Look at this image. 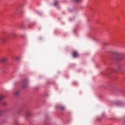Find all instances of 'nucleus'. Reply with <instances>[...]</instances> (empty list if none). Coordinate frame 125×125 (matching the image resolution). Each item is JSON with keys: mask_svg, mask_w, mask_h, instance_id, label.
Returning <instances> with one entry per match:
<instances>
[{"mask_svg": "<svg viewBox=\"0 0 125 125\" xmlns=\"http://www.w3.org/2000/svg\"><path fill=\"white\" fill-rule=\"evenodd\" d=\"M0 41L1 42H3V43H5V42H7V37L6 36L2 37L0 38Z\"/></svg>", "mask_w": 125, "mask_h": 125, "instance_id": "obj_1", "label": "nucleus"}, {"mask_svg": "<svg viewBox=\"0 0 125 125\" xmlns=\"http://www.w3.org/2000/svg\"><path fill=\"white\" fill-rule=\"evenodd\" d=\"M7 60H8V58H7V57H3L0 59V61L1 62H7Z\"/></svg>", "mask_w": 125, "mask_h": 125, "instance_id": "obj_2", "label": "nucleus"}, {"mask_svg": "<svg viewBox=\"0 0 125 125\" xmlns=\"http://www.w3.org/2000/svg\"><path fill=\"white\" fill-rule=\"evenodd\" d=\"M73 57H74L75 58L77 57H79V54L77 52H73Z\"/></svg>", "mask_w": 125, "mask_h": 125, "instance_id": "obj_3", "label": "nucleus"}, {"mask_svg": "<svg viewBox=\"0 0 125 125\" xmlns=\"http://www.w3.org/2000/svg\"><path fill=\"white\" fill-rule=\"evenodd\" d=\"M2 106H7V105H8V103L7 102H3L2 103Z\"/></svg>", "mask_w": 125, "mask_h": 125, "instance_id": "obj_4", "label": "nucleus"}, {"mask_svg": "<svg viewBox=\"0 0 125 125\" xmlns=\"http://www.w3.org/2000/svg\"><path fill=\"white\" fill-rule=\"evenodd\" d=\"M5 97H6L5 95H0V101L2 100V99H4Z\"/></svg>", "mask_w": 125, "mask_h": 125, "instance_id": "obj_5", "label": "nucleus"}, {"mask_svg": "<svg viewBox=\"0 0 125 125\" xmlns=\"http://www.w3.org/2000/svg\"><path fill=\"white\" fill-rule=\"evenodd\" d=\"M60 108L61 109V110H65V106L63 105H60Z\"/></svg>", "mask_w": 125, "mask_h": 125, "instance_id": "obj_6", "label": "nucleus"}, {"mask_svg": "<svg viewBox=\"0 0 125 125\" xmlns=\"http://www.w3.org/2000/svg\"><path fill=\"white\" fill-rule=\"evenodd\" d=\"M57 4H58V1H57V0H55V1H54V5L55 6H56V5H57Z\"/></svg>", "mask_w": 125, "mask_h": 125, "instance_id": "obj_7", "label": "nucleus"}, {"mask_svg": "<svg viewBox=\"0 0 125 125\" xmlns=\"http://www.w3.org/2000/svg\"><path fill=\"white\" fill-rule=\"evenodd\" d=\"M118 70H123V66L122 65H119L118 67Z\"/></svg>", "mask_w": 125, "mask_h": 125, "instance_id": "obj_8", "label": "nucleus"}, {"mask_svg": "<svg viewBox=\"0 0 125 125\" xmlns=\"http://www.w3.org/2000/svg\"><path fill=\"white\" fill-rule=\"evenodd\" d=\"M14 94L15 96H17L19 94V91H16Z\"/></svg>", "mask_w": 125, "mask_h": 125, "instance_id": "obj_9", "label": "nucleus"}, {"mask_svg": "<svg viewBox=\"0 0 125 125\" xmlns=\"http://www.w3.org/2000/svg\"><path fill=\"white\" fill-rule=\"evenodd\" d=\"M25 115H26V116H31V113H30L29 112H27L25 113Z\"/></svg>", "mask_w": 125, "mask_h": 125, "instance_id": "obj_10", "label": "nucleus"}, {"mask_svg": "<svg viewBox=\"0 0 125 125\" xmlns=\"http://www.w3.org/2000/svg\"><path fill=\"white\" fill-rule=\"evenodd\" d=\"M83 0H75L76 2H81Z\"/></svg>", "mask_w": 125, "mask_h": 125, "instance_id": "obj_11", "label": "nucleus"}, {"mask_svg": "<svg viewBox=\"0 0 125 125\" xmlns=\"http://www.w3.org/2000/svg\"><path fill=\"white\" fill-rule=\"evenodd\" d=\"M2 112H3L2 110L0 109V115H1V114H2Z\"/></svg>", "mask_w": 125, "mask_h": 125, "instance_id": "obj_12", "label": "nucleus"}, {"mask_svg": "<svg viewBox=\"0 0 125 125\" xmlns=\"http://www.w3.org/2000/svg\"><path fill=\"white\" fill-rule=\"evenodd\" d=\"M12 36H13V37H15V36H16V34H15V33H13V34H12Z\"/></svg>", "mask_w": 125, "mask_h": 125, "instance_id": "obj_13", "label": "nucleus"}, {"mask_svg": "<svg viewBox=\"0 0 125 125\" xmlns=\"http://www.w3.org/2000/svg\"><path fill=\"white\" fill-rule=\"evenodd\" d=\"M23 86H24V87H26V86H25V85H24Z\"/></svg>", "mask_w": 125, "mask_h": 125, "instance_id": "obj_14", "label": "nucleus"}]
</instances>
